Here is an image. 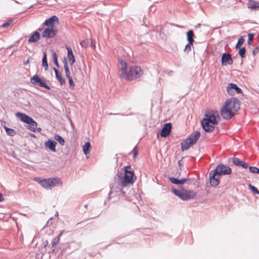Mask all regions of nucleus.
<instances>
[{"label": "nucleus", "instance_id": "nucleus-13", "mask_svg": "<svg viewBox=\"0 0 259 259\" xmlns=\"http://www.w3.org/2000/svg\"><path fill=\"white\" fill-rule=\"evenodd\" d=\"M221 62L223 66L232 64L233 61L231 54L226 52L223 53L221 58Z\"/></svg>", "mask_w": 259, "mask_h": 259}, {"label": "nucleus", "instance_id": "nucleus-60", "mask_svg": "<svg viewBox=\"0 0 259 259\" xmlns=\"http://www.w3.org/2000/svg\"><path fill=\"white\" fill-rule=\"evenodd\" d=\"M38 130L39 131L41 130V128H38Z\"/></svg>", "mask_w": 259, "mask_h": 259}, {"label": "nucleus", "instance_id": "nucleus-58", "mask_svg": "<svg viewBox=\"0 0 259 259\" xmlns=\"http://www.w3.org/2000/svg\"><path fill=\"white\" fill-rule=\"evenodd\" d=\"M41 30H42V29H41V28H38V29H37V31L38 32H39V31H41Z\"/></svg>", "mask_w": 259, "mask_h": 259}, {"label": "nucleus", "instance_id": "nucleus-3", "mask_svg": "<svg viewBox=\"0 0 259 259\" xmlns=\"http://www.w3.org/2000/svg\"><path fill=\"white\" fill-rule=\"evenodd\" d=\"M143 74V71L140 67L133 66L130 67L129 71H127L122 79L129 81L133 80L140 78Z\"/></svg>", "mask_w": 259, "mask_h": 259}, {"label": "nucleus", "instance_id": "nucleus-24", "mask_svg": "<svg viewBox=\"0 0 259 259\" xmlns=\"http://www.w3.org/2000/svg\"><path fill=\"white\" fill-rule=\"evenodd\" d=\"M49 181L50 184V188L58 186L61 183V180L58 178L49 179Z\"/></svg>", "mask_w": 259, "mask_h": 259}, {"label": "nucleus", "instance_id": "nucleus-6", "mask_svg": "<svg viewBox=\"0 0 259 259\" xmlns=\"http://www.w3.org/2000/svg\"><path fill=\"white\" fill-rule=\"evenodd\" d=\"M30 82L34 86L42 87L48 90L51 89V87L47 84L46 79L43 77H40L37 74H35L30 78Z\"/></svg>", "mask_w": 259, "mask_h": 259}, {"label": "nucleus", "instance_id": "nucleus-18", "mask_svg": "<svg viewBox=\"0 0 259 259\" xmlns=\"http://www.w3.org/2000/svg\"><path fill=\"white\" fill-rule=\"evenodd\" d=\"M57 144L56 142L51 139H49L45 143V146L54 152H56V146Z\"/></svg>", "mask_w": 259, "mask_h": 259}, {"label": "nucleus", "instance_id": "nucleus-26", "mask_svg": "<svg viewBox=\"0 0 259 259\" xmlns=\"http://www.w3.org/2000/svg\"><path fill=\"white\" fill-rule=\"evenodd\" d=\"M187 34V38L188 42H190V44H193L194 41V34L193 30H190L186 33Z\"/></svg>", "mask_w": 259, "mask_h": 259}, {"label": "nucleus", "instance_id": "nucleus-61", "mask_svg": "<svg viewBox=\"0 0 259 259\" xmlns=\"http://www.w3.org/2000/svg\"><path fill=\"white\" fill-rule=\"evenodd\" d=\"M258 174H259V168H258Z\"/></svg>", "mask_w": 259, "mask_h": 259}, {"label": "nucleus", "instance_id": "nucleus-7", "mask_svg": "<svg viewBox=\"0 0 259 259\" xmlns=\"http://www.w3.org/2000/svg\"><path fill=\"white\" fill-rule=\"evenodd\" d=\"M226 107L230 108L233 111H238L240 109V102L238 99L236 98H231L230 99H228L224 104Z\"/></svg>", "mask_w": 259, "mask_h": 259}, {"label": "nucleus", "instance_id": "nucleus-47", "mask_svg": "<svg viewBox=\"0 0 259 259\" xmlns=\"http://www.w3.org/2000/svg\"><path fill=\"white\" fill-rule=\"evenodd\" d=\"M240 166H242V167H243L244 168H246L248 167V164L243 161H241Z\"/></svg>", "mask_w": 259, "mask_h": 259}, {"label": "nucleus", "instance_id": "nucleus-51", "mask_svg": "<svg viewBox=\"0 0 259 259\" xmlns=\"http://www.w3.org/2000/svg\"><path fill=\"white\" fill-rule=\"evenodd\" d=\"M29 63V59H27L25 62H24L23 64L24 65H26Z\"/></svg>", "mask_w": 259, "mask_h": 259}, {"label": "nucleus", "instance_id": "nucleus-59", "mask_svg": "<svg viewBox=\"0 0 259 259\" xmlns=\"http://www.w3.org/2000/svg\"><path fill=\"white\" fill-rule=\"evenodd\" d=\"M15 2L16 3H17V4H19V3L18 1H15Z\"/></svg>", "mask_w": 259, "mask_h": 259}, {"label": "nucleus", "instance_id": "nucleus-11", "mask_svg": "<svg viewBox=\"0 0 259 259\" xmlns=\"http://www.w3.org/2000/svg\"><path fill=\"white\" fill-rule=\"evenodd\" d=\"M210 185L212 187H216L219 184V175L214 170H211L209 174Z\"/></svg>", "mask_w": 259, "mask_h": 259}, {"label": "nucleus", "instance_id": "nucleus-52", "mask_svg": "<svg viewBox=\"0 0 259 259\" xmlns=\"http://www.w3.org/2000/svg\"><path fill=\"white\" fill-rule=\"evenodd\" d=\"M178 164H179V166L181 167V166L183 164V163H182V159L179 161Z\"/></svg>", "mask_w": 259, "mask_h": 259}, {"label": "nucleus", "instance_id": "nucleus-20", "mask_svg": "<svg viewBox=\"0 0 259 259\" xmlns=\"http://www.w3.org/2000/svg\"><path fill=\"white\" fill-rule=\"evenodd\" d=\"M34 180L38 183L43 188L46 189L50 188V184L48 179H41L40 178H35Z\"/></svg>", "mask_w": 259, "mask_h": 259}, {"label": "nucleus", "instance_id": "nucleus-29", "mask_svg": "<svg viewBox=\"0 0 259 259\" xmlns=\"http://www.w3.org/2000/svg\"><path fill=\"white\" fill-rule=\"evenodd\" d=\"M64 232V231H61L59 234L53 239L52 242V247H54L59 243L60 240V237L63 235Z\"/></svg>", "mask_w": 259, "mask_h": 259}, {"label": "nucleus", "instance_id": "nucleus-1", "mask_svg": "<svg viewBox=\"0 0 259 259\" xmlns=\"http://www.w3.org/2000/svg\"><path fill=\"white\" fill-rule=\"evenodd\" d=\"M205 116L206 117L201 121V125L206 132L210 133L214 130V125L218 123L217 117L220 118V116L218 112L214 111L206 112Z\"/></svg>", "mask_w": 259, "mask_h": 259}, {"label": "nucleus", "instance_id": "nucleus-2", "mask_svg": "<svg viewBox=\"0 0 259 259\" xmlns=\"http://www.w3.org/2000/svg\"><path fill=\"white\" fill-rule=\"evenodd\" d=\"M124 176L122 177V174L118 173L115 176L114 179L115 181L118 182V185L121 187H126L127 184L134 183V177L135 174L134 171L131 170V167L130 165L126 166L125 167Z\"/></svg>", "mask_w": 259, "mask_h": 259}, {"label": "nucleus", "instance_id": "nucleus-31", "mask_svg": "<svg viewBox=\"0 0 259 259\" xmlns=\"http://www.w3.org/2000/svg\"><path fill=\"white\" fill-rule=\"evenodd\" d=\"M91 148V144L89 142L86 143L83 146V151L85 155L89 154Z\"/></svg>", "mask_w": 259, "mask_h": 259}, {"label": "nucleus", "instance_id": "nucleus-4", "mask_svg": "<svg viewBox=\"0 0 259 259\" xmlns=\"http://www.w3.org/2000/svg\"><path fill=\"white\" fill-rule=\"evenodd\" d=\"M16 116L18 117L21 121L28 124V129L31 132H35L37 126V122L30 116L25 113L21 112L16 113Z\"/></svg>", "mask_w": 259, "mask_h": 259}, {"label": "nucleus", "instance_id": "nucleus-46", "mask_svg": "<svg viewBox=\"0 0 259 259\" xmlns=\"http://www.w3.org/2000/svg\"><path fill=\"white\" fill-rule=\"evenodd\" d=\"M80 44L82 47L87 48L88 46L87 41L86 40H82L80 42Z\"/></svg>", "mask_w": 259, "mask_h": 259}, {"label": "nucleus", "instance_id": "nucleus-40", "mask_svg": "<svg viewBox=\"0 0 259 259\" xmlns=\"http://www.w3.org/2000/svg\"><path fill=\"white\" fill-rule=\"evenodd\" d=\"M254 37V34L252 33H248V40H247V44L248 45H250L253 41Z\"/></svg>", "mask_w": 259, "mask_h": 259}, {"label": "nucleus", "instance_id": "nucleus-21", "mask_svg": "<svg viewBox=\"0 0 259 259\" xmlns=\"http://www.w3.org/2000/svg\"><path fill=\"white\" fill-rule=\"evenodd\" d=\"M66 49L67 50V57L69 61H70V65L72 66L75 61L73 51L70 47L66 46Z\"/></svg>", "mask_w": 259, "mask_h": 259}, {"label": "nucleus", "instance_id": "nucleus-14", "mask_svg": "<svg viewBox=\"0 0 259 259\" xmlns=\"http://www.w3.org/2000/svg\"><path fill=\"white\" fill-rule=\"evenodd\" d=\"M59 23V19L55 16L53 15L49 19H47L43 23L44 26H47V27H54L55 23Z\"/></svg>", "mask_w": 259, "mask_h": 259}, {"label": "nucleus", "instance_id": "nucleus-32", "mask_svg": "<svg viewBox=\"0 0 259 259\" xmlns=\"http://www.w3.org/2000/svg\"><path fill=\"white\" fill-rule=\"evenodd\" d=\"M54 139L59 142L61 146L65 145V141L64 139L59 135H55L54 136Z\"/></svg>", "mask_w": 259, "mask_h": 259}, {"label": "nucleus", "instance_id": "nucleus-33", "mask_svg": "<svg viewBox=\"0 0 259 259\" xmlns=\"http://www.w3.org/2000/svg\"><path fill=\"white\" fill-rule=\"evenodd\" d=\"M52 53H53L52 57H53V60H54V64H55V65L57 67H59V63H58V56H57V55L56 53L54 51H52Z\"/></svg>", "mask_w": 259, "mask_h": 259}, {"label": "nucleus", "instance_id": "nucleus-8", "mask_svg": "<svg viewBox=\"0 0 259 259\" xmlns=\"http://www.w3.org/2000/svg\"><path fill=\"white\" fill-rule=\"evenodd\" d=\"M214 170L219 175V176L228 175L232 172V169L230 167L223 164L218 165Z\"/></svg>", "mask_w": 259, "mask_h": 259}, {"label": "nucleus", "instance_id": "nucleus-38", "mask_svg": "<svg viewBox=\"0 0 259 259\" xmlns=\"http://www.w3.org/2000/svg\"><path fill=\"white\" fill-rule=\"evenodd\" d=\"M53 69L55 73L56 77L58 80L61 79L62 77L61 73L56 68L54 67Z\"/></svg>", "mask_w": 259, "mask_h": 259}, {"label": "nucleus", "instance_id": "nucleus-35", "mask_svg": "<svg viewBox=\"0 0 259 259\" xmlns=\"http://www.w3.org/2000/svg\"><path fill=\"white\" fill-rule=\"evenodd\" d=\"M246 49L245 47L240 48L238 51V54L242 58H244L245 57Z\"/></svg>", "mask_w": 259, "mask_h": 259}, {"label": "nucleus", "instance_id": "nucleus-49", "mask_svg": "<svg viewBox=\"0 0 259 259\" xmlns=\"http://www.w3.org/2000/svg\"><path fill=\"white\" fill-rule=\"evenodd\" d=\"M58 81L60 82L61 85H63L65 83V79L63 77L59 79Z\"/></svg>", "mask_w": 259, "mask_h": 259}, {"label": "nucleus", "instance_id": "nucleus-53", "mask_svg": "<svg viewBox=\"0 0 259 259\" xmlns=\"http://www.w3.org/2000/svg\"><path fill=\"white\" fill-rule=\"evenodd\" d=\"M48 241L47 240L44 242V246L45 247L47 246L48 245Z\"/></svg>", "mask_w": 259, "mask_h": 259}, {"label": "nucleus", "instance_id": "nucleus-34", "mask_svg": "<svg viewBox=\"0 0 259 259\" xmlns=\"http://www.w3.org/2000/svg\"><path fill=\"white\" fill-rule=\"evenodd\" d=\"M244 41V39L243 36H241L237 41V42L235 46V48L236 49H239L241 47V46L243 45Z\"/></svg>", "mask_w": 259, "mask_h": 259}, {"label": "nucleus", "instance_id": "nucleus-15", "mask_svg": "<svg viewBox=\"0 0 259 259\" xmlns=\"http://www.w3.org/2000/svg\"><path fill=\"white\" fill-rule=\"evenodd\" d=\"M171 123L169 122V123H166L164 124V126L161 130V133H160L161 136L162 137H167L169 135V134L171 132Z\"/></svg>", "mask_w": 259, "mask_h": 259}, {"label": "nucleus", "instance_id": "nucleus-22", "mask_svg": "<svg viewBox=\"0 0 259 259\" xmlns=\"http://www.w3.org/2000/svg\"><path fill=\"white\" fill-rule=\"evenodd\" d=\"M40 38V35L39 32L35 31L29 37L28 41V42H35L37 41Z\"/></svg>", "mask_w": 259, "mask_h": 259}, {"label": "nucleus", "instance_id": "nucleus-25", "mask_svg": "<svg viewBox=\"0 0 259 259\" xmlns=\"http://www.w3.org/2000/svg\"><path fill=\"white\" fill-rule=\"evenodd\" d=\"M248 8L251 9H256L259 8V2L254 0H248Z\"/></svg>", "mask_w": 259, "mask_h": 259}, {"label": "nucleus", "instance_id": "nucleus-43", "mask_svg": "<svg viewBox=\"0 0 259 259\" xmlns=\"http://www.w3.org/2000/svg\"><path fill=\"white\" fill-rule=\"evenodd\" d=\"M132 153H133L134 155V158H136L138 153V148L137 146H135L134 148L133 149Z\"/></svg>", "mask_w": 259, "mask_h": 259}, {"label": "nucleus", "instance_id": "nucleus-48", "mask_svg": "<svg viewBox=\"0 0 259 259\" xmlns=\"http://www.w3.org/2000/svg\"><path fill=\"white\" fill-rule=\"evenodd\" d=\"M259 51V46L256 47L253 51V56H255L256 54L258 53Z\"/></svg>", "mask_w": 259, "mask_h": 259}, {"label": "nucleus", "instance_id": "nucleus-27", "mask_svg": "<svg viewBox=\"0 0 259 259\" xmlns=\"http://www.w3.org/2000/svg\"><path fill=\"white\" fill-rule=\"evenodd\" d=\"M42 66L45 67V70L48 69V63L47 61V55L46 52H43V57L42 59Z\"/></svg>", "mask_w": 259, "mask_h": 259}, {"label": "nucleus", "instance_id": "nucleus-12", "mask_svg": "<svg viewBox=\"0 0 259 259\" xmlns=\"http://www.w3.org/2000/svg\"><path fill=\"white\" fill-rule=\"evenodd\" d=\"M227 92L229 95L234 96L236 93H242V90L235 83H230L227 87Z\"/></svg>", "mask_w": 259, "mask_h": 259}, {"label": "nucleus", "instance_id": "nucleus-57", "mask_svg": "<svg viewBox=\"0 0 259 259\" xmlns=\"http://www.w3.org/2000/svg\"><path fill=\"white\" fill-rule=\"evenodd\" d=\"M117 115H122V116H124V114H121V113H117L116 114Z\"/></svg>", "mask_w": 259, "mask_h": 259}, {"label": "nucleus", "instance_id": "nucleus-50", "mask_svg": "<svg viewBox=\"0 0 259 259\" xmlns=\"http://www.w3.org/2000/svg\"><path fill=\"white\" fill-rule=\"evenodd\" d=\"M4 200H5V199L4 198V197L3 196V194L1 193H0V202L4 201Z\"/></svg>", "mask_w": 259, "mask_h": 259}, {"label": "nucleus", "instance_id": "nucleus-41", "mask_svg": "<svg viewBox=\"0 0 259 259\" xmlns=\"http://www.w3.org/2000/svg\"><path fill=\"white\" fill-rule=\"evenodd\" d=\"M249 169L250 172L254 174H258V168L255 166H249Z\"/></svg>", "mask_w": 259, "mask_h": 259}, {"label": "nucleus", "instance_id": "nucleus-39", "mask_svg": "<svg viewBox=\"0 0 259 259\" xmlns=\"http://www.w3.org/2000/svg\"><path fill=\"white\" fill-rule=\"evenodd\" d=\"M241 160H240L238 158L233 157L232 158L233 163L237 166H240Z\"/></svg>", "mask_w": 259, "mask_h": 259}, {"label": "nucleus", "instance_id": "nucleus-30", "mask_svg": "<svg viewBox=\"0 0 259 259\" xmlns=\"http://www.w3.org/2000/svg\"><path fill=\"white\" fill-rule=\"evenodd\" d=\"M4 128L6 130V133L8 135L10 136H14L16 134V132L13 129L8 127L6 126H4L2 124Z\"/></svg>", "mask_w": 259, "mask_h": 259}, {"label": "nucleus", "instance_id": "nucleus-5", "mask_svg": "<svg viewBox=\"0 0 259 259\" xmlns=\"http://www.w3.org/2000/svg\"><path fill=\"white\" fill-rule=\"evenodd\" d=\"M172 193L181 200L187 201L194 198L196 196V193L193 191L183 189L182 191L177 190L172 187Z\"/></svg>", "mask_w": 259, "mask_h": 259}, {"label": "nucleus", "instance_id": "nucleus-17", "mask_svg": "<svg viewBox=\"0 0 259 259\" xmlns=\"http://www.w3.org/2000/svg\"><path fill=\"white\" fill-rule=\"evenodd\" d=\"M200 137V132L199 131H195L191 134L187 139L189 141L192 145L195 144L197 141Z\"/></svg>", "mask_w": 259, "mask_h": 259}, {"label": "nucleus", "instance_id": "nucleus-42", "mask_svg": "<svg viewBox=\"0 0 259 259\" xmlns=\"http://www.w3.org/2000/svg\"><path fill=\"white\" fill-rule=\"evenodd\" d=\"M193 44H190V42L186 45L185 48L184 49V51L185 52L189 53L191 50V46Z\"/></svg>", "mask_w": 259, "mask_h": 259}, {"label": "nucleus", "instance_id": "nucleus-23", "mask_svg": "<svg viewBox=\"0 0 259 259\" xmlns=\"http://www.w3.org/2000/svg\"><path fill=\"white\" fill-rule=\"evenodd\" d=\"M181 145L182 151H184L185 150H188L193 145L189 141L187 140V139H186L181 142Z\"/></svg>", "mask_w": 259, "mask_h": 259}, {"label": "nucleus", "instance_id": "nucleus-45", "mask_svg": "<svg viewBox=\"0 0 259 259\" xmlns=\"http://www.w3.org/2000/svg\"><path fill=\"white\" fill-rule=\"evenodd\" d=\"M68 79V82L70 85V87L71 88H73L74 86V83L72 78L71 76H69V77H67Z\"/></svg>", "mask_w": 259, "mask_h": 259}, {"label": "nucleus", "instance_id": "nucleus-37", "mask_svg": "<svg viewBox=\"0 0 259 259\" xmlns=\"http://www.w3.org/2000/svg\"><path fill=\"white\" fill-rule=\"evenodd\" d=\"M248 187L252 193L255 194H259V191L255 186H252L251 184H248Z\"/></svg>", "mask_w": 259, "mask_h": 259}, {"label": "nucleus", "instance_id": "nucleus-44", "mask_svg": "<svg viewBox=\"0 0 259 259\" xmlns=\"http://www.w3.org/2000/svg\"><path fill=\"white\" fill-rule=\"evenodd\" d=\"M12 21L11 20L8 21L7 22L4 23L2 25V27L3 28H7L8 27L10 24L12 23Z\"/></svg>", "mask_w": 259, "mask_h": 259}, {"label": "nucleus", "instance_id": "nucleus-16", "mask_svg": "<svg viewBox=\"0 0 259 259\" xmlns=\"http://www.w3.org/2000/svg\"><path fill=\"white\" fill-rule=\"evenodd\" d=\"M169 180L170 182L174 184L179 185H183L185 182L189 181L190 180V178H182L181 179H178V178H176L174 177H169Z\"/></svg>", "mask_w": 259, "mask_h": 259}, {"label": "nucleus", "instance_id": "nucleus-19", "mask_svg": "<svg viewBox=\"0 0 259 259\" xmlns=\"http://www.w3.org/2000/svg\"><path fill=\"white\" fill-rule=\"evenodd\" d=\"M119 63L120 65L121 66V68L120 69L121 71V73L119 76L121 79H122L127 71V63L124 60H120Z\"/></svg>", "mask_w": 259, "mask_h": 259}, {"label": "nucleus", "instance_id": "nucleus-56", "mask_svg": "<svg viewBox=\"0 0 259 259\" xmlns=\"http://www.w3.org/2000/svg\"><path fill=\"white\" fill-rule=\"evenodd\" d=\"M30 136H31V137H35V135H34V134H30Z\"/></svg>", "mask_w": 259, "mask_h": 259}, {"label": "nucleus", "instance_id": "nucleus-54", "mask_svg": "<svg viewBox=\"0 0 259 259\" xmlns=\"http://www.w3.org/2000/svg\"><path fill=\"white\" fill-rule=\"evenodd\" d=\"M201 26V24L200 23L198 24L196 26H195V28L197 29V28L198 27H200Z\"/></svg>", "mask_w": 259, "mask_h": 259}, {"label": "nucleus", "instance_id": "nucleus-55", "mask_svg": "<svg viewBox=\"0 0 259 259\" xmlns=\"http://www.w3.org/2000/svg\"><path fill=\"white\" fill-rule=\"evenodd\" d=\"M172 73H173V71H170L168 72V74H169V75H172Z\"/></svg>", "mask_w": 259, "mask_h": 259}, {"label": "nucleus", "instance_id": "nucleus-36", "mask_svg": "<svg viewBox=\"0 0 259 259\" xmlns=\"http://www.w3.org/2000/svg\"><path fill=\"white\" fill-rule=\"evenodd\" d=\"M117 183H118V181H116ZM117 186H119V188H117V187H115L114 188L112 187L111 189V190L109 192V196H108V199H110L111 198V194L113 193V189H114V190L116 192H118L119 190H121V187L120 186H119L118 184H117Z\"/></svg>", "mask_w": 259, "mask_h": 259}, {"label": "nucleus", "instance_id": "nucleus-9", "mask_svg": "<svg viewBox=\"0 0 259 259\" xmlns=\"http://www.w3.org/2000/svg\"><path fill=\"white\" fill-rule=\"evenodd\" d=\"M221 115L223 118L225 119H230L232 117L234 116L235 113L230 108L226 107L224 105L222 107L221 110Z\"/></svg>", "mask_w": 259, "mask_h": 259}, {"label": "nucleus", "instance_id": "nucleus-28", "mask_svg": "<svg viewBox=\"0 0 259 259\" xmlns=\"http://www.w3.org/2000/svg\"><path fill=\"white\" fill-rule=\"evenodd\" d=\"M63 64H64V68L65 72V75L67 77H69L70 76V72L69 69V67L68 65L67 61L65 58H64L63 60Z\"/></svg>", "mask_w": 259, "mask_h": 259}, {"label": "nucleus", "instance_id": "nucleus-10", "mask_svg": "<svg viewBox=\"0 0 259 259\" xmlns=\"http://www.w3.org/2000/svg\"><path fill=\"white\" fill-rule=\"evenodd\" d=\"M57 32V30L54 27H47L42 32L41 36L44 38H53L56 35Z\"/></svg>", "mask_w": 259, "mask_h": 259}]
</instances>
